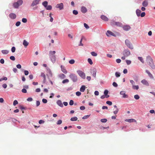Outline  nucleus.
Wrapping results in <instances>:
<instances>
[{
  "label": "nucleus",
  "mask_w": 155,
  "mask_h": 155,
  "mask_svg": "<svg viewBox=\"0 0 155 155\" xmlns=\"http://www.w3.org/2000/svg\"><path fill=\"white\" fill-rule=\"evenodd\" d=\"M147 61L152 69H154L155 68V66L153 60L150 56H148L147 57Z\"/></svg>",
  "instance_id": "1"
},
{
  "label": "nucleus",
  "mask_w": 155,
  "mask_h": 155,
  "mask_svg": "<svg viewBox=\"0 0 155 155\" xmlns=\"http://www.w3.org/2000/svg\"><path fill=\"white\" fill-rule=\"evenodd\" d=\"M22 3L23 1L22 0H19L17 2H15L13 4V6L15 8H18Z\"/></svg>",
  "instance_id": "2"
},
{
  "label": "nucleus",
  "mask_w": 155,
  "mask_h": 155,
  "mask_svg": "<svg viewBox=\"0 0 155 155\" xmlns=\"http://www.w3.org/2000/svg\"><path fill=\"white\" fill-rule=\"evenodd\" d=\"M69 77L74 82H76L78 81L77 77L74 74H71L69 75Z\"/></svg>",
  "instance_id": "3"
},
{
  "label": "nucleus",
  "mask_w": 155,
  "mask_h": 155,
  "mask_svg": "<svg viewBox=\"0 0 155 155\" xmlns=\"http://www.w3.org/2000/svg\"><path fill=\"white\" fill-rule=\"evenodd\" d=\"M77 72L78 75L82 78L85 79V73L83 72L82 71L78 70L77 71Z\"/></svg>",
  "instance_id": "4"
},
{
  "label": "nucleus",
  "mask_w": 155,
  "mask_h": 155,
  "mask_svg": "<svg viewBox=\"0 0 155 155\" xmlns=\"http://www.w3.org/2000/svg\"><path fill=\"white\" fill-rule=\"evenodd\" d=\"M125 43L126 45L130 49H133V47L132 46L130 42L128 39H126L125 41Z\"/></svg>",
  "instance_id": "5"
},
{
  "label": "nucleus",
  "mask_w": 155,
  "mask_h": 155,
  "mask_svg": "<svg viewBox=\"0 0 155 155\" xmlns=\"http://www.w3.org/2000/svg\"><path fill=\"white\" fill-rule=\"evenodd\" d=\"M123 54L125 56L127 57L130 55V53L129 50L126 49L123 51Z\"/></svg>",
  "instance_id": "6"
},
{
  "label": "nucleus",
  "mask_w": 155,
  "mask_h": 155,
  "mask_svg": "<svg viewBox=\"0 0 155 155\" xmlns=\"http://www.w3.org/2000/svg\"><path fill=\"white\" fill-rule=\"evenodd\" d=\"M55 7L57 8H58L60 10H61L64 9V5L63 3H61L57 4Z\"/></svg>",
  "instance_id": "7"
},
{
  "label": "nucleus",
  "mask_w": 155,
  "mask_h": 155,
  "mask_svg": "<svg viewBox=\"0 0 155 155\" xmlns=\"http://www.w3.org/2000/svg\"><path fill=\"white\" fill-rule=\"evenodd\" d=\"M111 25H117L118 26H121L122 24L120 22H115L114 21H112L111 22Z\"/></svg>",
  "instance_id": "8"
},
{
  "label": "nucleus",
  "mask_w": 155,
  "mask_h": 155,
  "mask_svg": "<svg viewBox=\"0 0 155 155\" xmlns=\"http://www.w3.org/2000/svg\"><path fill=\"white\" fill-rule=\"evenodd\" d=\"M120 94L122 95L123 98H127L128 96L127 94H126V92L124 91H122L120 92Z\"/></svg>",
  "instance_id": "9"
},
{
  "label": "nucleus",
  "mask_w": 155,
  "mask_h": 155,
  "mask_svg": "<svg viewBox=\"0 0 155 155\" xmlns=\"http://www.w3.org/2000/svg\"><path fill=\"white\" fill-rule=\"evenodd\" d=\"M106 34L107 35L108 37L111 36H115V34L109 30L107 31Z\"/></svg>",
  "instance_id": "10"
},
{
  "label": "nucleus",
  "mask_w": 155,
  "mask_h": 155,
  "mask_svg": "<svg viewBox=\"0 0 155 155\" xmlns=\"http://www.w3.org/2000/svg\"><path fill=\"white\" fill-rule=\"evenodd\" d=\"M50 58L51 59V61L53 63H54L56 61V56L55 55H52L49 56Z\"/></svg>",
  "instance_id": "11"
},
{
  "label": "nucleus",
  "mask_w": 155,
  "mask_h": 155,
  "mask_svg": "<svg viewBox=\"0 0 155 155\" xmlns=\"http://www.w3.org/2000/svg\"><path fill=\"white\" fill-rule=\"evenodd\" d=\"M40 76L43 78V83H45L46 82V78L45 74L44 73H41Z\"/></svg>",
  "instance_id": "12"
},
{
  "label": "nucleus",
  "mask_w": 155,
  "mask_h": 155,
  "mask_svg": "<svg viewBox=\"0 0 155 155\" xmlns=\"http://www.w3.org/2000/svg\"><path fill=\"white\" fill-rule=\"evenodd\" d=\"M39 2V0H34L31 4V6H34L38 4Z\"/></svg>",
  "instance_id": "13"
},
{
  "label": "nucleus",
  "mask_w": 155,
  "mask_h": 155,
  "mask_svg": "<svg viewBox=\"0 0 155 155\" xmlns=\"http://www.w3.org/2000/svg\"><path fill=\"white\" fill-rule=\"evenodd\" d=\"M123 28L124 30L127 31L131 28V27L129 25H126L124 26Z\"/></svg>",
  "instance_id": "14"
},
{
  "label": "nucleus",
  "mask_w": 155,
  "mask_h": 155,
  "mask_svg": "<svg viewBox=\"0 0 155 155\" xmlns=\"http://www.w3.org/2000/svg\"><path fill=\"white\" fill-rule=\"evenodd\" d=\"M91 73L92 74L93 76L95 78L96 77V70L95 69H93L91 72Z\"/></svg>",
  "instance_id": "15"
},
{
  "label": "nucleus",
  "mask_w": 155,
  "mask_h": 155,
  "mask_svg": "<svg viewBox=\"0 0 155 155\" xmlns=\"http://www.w3.org/2000/svg\"><path fill=\"white\" fill-rule=\"evenodd\" d=\"M9 17L12 19H14L16 18V15L13 13H11L9 14Z\"/></svg>",
  "instance_id": "16"
},
{
  "label": "nucleus",
  "mask_w": 155,
  "mask_h": 155,
  "mask_svg": "<svg viewBox=\"0 0 155 155\" xmlns=\"http://www.w3.org/2000/svg\"><path fill=\"white\" fill-rule=\"evenodd\" d=\"M141 82L143 84L147 86H149V84L148 82L145 79H143L141 81Z\"/></svg>",
  "instance_id": "17"
},
{
  "label": "nucleus",
  "mask_w": 155,
  "mask_h": 155,
  "mask_svg": "<svg viewBox=\"0 0 155 155\" xmlns=\"http://www.w3.org/2000/svg\"><path fill=\"white\" fill-rule=\"evenodd\" d=\"M101 18L104 21H108V18L104 15H102L101 17Z\"/></svg>",
  "instance_id": "18"
},
{
  "label": "nucleus",
  "mask_w": 155,
  "mask_h": 155,
  "mask_svg": "<svg viewBox=\"0 0 155 155\" xmlns=\"http://www.w3.org/2000/svg\"><path fill=\"white\" fill-rule=\"evenodd\" d=\"M57 104L60 107H62L63 105L61 102V101L60 100H58L57 101Z\"/></svg>",
  "instance_id": "19"
},
{
  "label": "nucleus",
  "mask_w": 155,
  "mask_h": 155,
  "mask_svg": "<svg viewBox=\"0 0 155 155\" xmlns=\"http://www.w3.org/2000/svg\"><path fill=\"white\" fill-rule=\"evenodd\" d=\"M86 87L84 85H82L80 88V91L81 92H84L85 89Z\"/></svg>",
  "instance_id": "20"
},
{
  "label": "nucleus",
  "mask_w": 155,
  "mask_h": 155,
  "mask_svg": "<svg viewBox=\"0 0 155 155\" xmlns=\"http://www.w3.org/2000/svg\"><path fill=\"white\" fill-rule=\"evenodd\" d=\"M48 74H47V76L48 77V78L49 79V77H52V73L51 71V70H49L48 71Z\"/></svg>",
  "instance_id": "21"
},
{
  "label": "nucleus",
  "mask_w": 155,
  "mask_h": 155,
  "mask_svg": "<svg viewBox=\"0 0 155 155\" xmlns=\"http://www.w3.org/2000/svg\"><path fill=\"white\" fill-rule=\"evenodd\" d=\"M61 71H62L65 74H66L67 73V71L66 69H65L64 67H63L62 66H61Z\"/></svg>",
  "instance_id": "22"
},
{
  "label": "nucleus",
  "mask_w": 155,
  "mask_h": 155,
  "mask_svg": "<svg viewBox=\"0 0 155 155\" xmlns=\"http://www.w3.org/2000/svg\"><path fill=\"white\" fill-rule=\"evenodd\" d=\"M125 121H127L130 123L132 122H135L136 121L135 120L133 119H126L125 120Z\"/></svg>",
  "instance_id": "23"
},
{
  "label": "nucleus",
  "mask_w": 155,
  "mask_h": 155,
  "mask_svg": "<svg viewBox=\"0 0 155 155\" xmlns=\"http://www.w3.org/2000/svg\"><path fill=\"white\" fill-rule=\"evenodd\" d=\"M87 9L86 8L84 7H82L81 8V11L83 13H85L87 12Z\"/></svg>",
  "instance_id": "24"
},
{
  "label": "nucleus",
  "mask_w": 155,
  "mask_h": 155,
  "mask_svg": "<svg viewBox=\"0 0 155 155\" xmlns=\"http://www.w3.org/2000/svg\"><path fill=\"white\" fill-rule=\"evenodd\" d=\"M146 72L148 74L149 76L151 78H153V75L152 74L150 73L148 70H146Z\"/></svg>",
  "instance_id": "25"
},
{
  "label": "nucleus",
  "mask_w": 155,
  "mask_h": 155,
  "mask_svg": "<svg viewBox=\"0 0 155 155\" xmlns=\"http://www.w3.org/2000/svg\"><path fill=\"white\" fill-rule=\"evenodd\" d=\"M141 12V11L140 10H139V9H137L136 10V13L137 14V15L138 17H139L140 16Z\"/></svg>",
  "instance_id": "26"
},
{
  "label": "nucleus",
  "mask_w": 155,
  "mask_h": 155,
  "mask_svg": "<svg viewBox=\"0 0 155 155\" xmlns=\"http://www.w3.org/2000/svg\"><path fill=\"white\" fill-rule=\"evenodd\" d=\"M28 43L26 40H25L23 41V44L25 47L28 45Z\"/></svg>",
  "instance_id": "27"
},
{
  "label": "nucleus",
  "mask_w": 155,
  "mask_h": 155,
  "mask_svg": "<svg viewBox=\"0 0 155 155\" xmlns=\"http://www.w3.org/2000/svg\"><path fill=\"white\" fill-rule=\"evenodd\" d=\"M144 7H146L148 5V2L146 0L144 1L142 3Z\"/></svg>",
  "instance_id": "28"
},
{
  "label": "nucleus",
  "mask_w": 155,
  "mask_h": 155,
  "mask_svg": "<svg viewBox=\"0 0 155 155\" xmlns=\"http://www.w3.org/2000/svg\"><path fill=\"white\" fill-rule=\"evenodd\" d=\"M108 93V90H106L104 92V94L105 96H106V97L107 98L109 97V95H107V94Z\"/></svg>",
  "instance_id": "29"
},
{
  "label": "nucleus",
  "mask_w": 155,
  "mask_h": 155,
  "mask_svg": "<svg viewBox=\"0 0 155 155\" xmlns=\"http://www.w3.org/2000/svg\"><path fill=\"white\" fill-rule=\"evenodd\" d=\"M56 52L55 51H49V56L55 55Z\"/></svg>",
  "instance_id": "30"
},
{
  "label": "nucleus",
  "mask_w": 155,
  "mask_h": 155,
  "mask_svg": "<svg viewBox=\"0 0 155 155\" xmlns=\"http://www.w3.org/2000/svg\"><path fill=\"white\" fill-rule=\"evenodd\" d=\"M59 77L61 79H64L66 77V76L63 74H61L59 75Z\"/></svg>",
  "instance_id": "31"
},
{
  "label": "nucleus",
  "mask_w": 155,
  "mask_h": 155,
  "mask_svg": "<svg viewBox=\"0 0 155 155\" xmlns=\"http://www.w3.org/2000/svg\"><path fill=\"white\" fill-rule=\"evenodd\" d=\"M2 52L3 54H7L8 53V51L7 50H2Z\"/></svg>",
  "instance_id": "32"
},
{
  "label": "nucleus",
  "mask_w": 155,
  "mask_h": 155,
  "mask_svg": "<svg viewBox=\"0 0 155 155\" xmlns=\"http://www.w3.org/2000/svg\"><path fill=\"white\" fill-rule=\"evenodd\" d=\"M48 2L47 1H44L42 3V5L45 7L46 8L48 5Z\"/></svg>",
  "instance_id": "33"
},
{
  "label": "nucleus",
  "mask_w": 155,
  "mask_h": 155,
  "mask_svg": "<svg viewBox=\"0 0 155 155\" xmlns=\"http://www.w3.org/2000/svg\"><path fill=\"white\" fill-rule=\"evenodd\" d=\"M132 88L134 89H136L137 90L139 88V87L138 85H134L132 86Z\"/></svg>",
  "instance_id": "34"
},
{
  "label": "nucleus",
  "mask_w": 155,
  "mask_h": 155,
  "mask_svg": "<svg viewBox=\"0 0 155 155\" xmlns=\"http://www.w3.org/2000/svg\"><path fill=\"white\" fill-rule=\"evenodd\" d=\"M78 120V118L77 117H72L71 119V120L72 121H76Z\"/></svg>",
  "instance_id": "35"
},
{
  "label": "nucleus",
  "mask_w": 155,
  "mask_h": 155,
  "mask_svg": "<svg viewBox=\"0 0 155 155\" xmlns=\"http://www.w3.org/2000/svg\"><path fill=\"white\" fill-rule=\"evenodd\" d=\"M87 61L90 64L92 65L93 64V62L91 58H89L87 60Z\"/></svg>",
  "instance_id": "36"
},
{
  "label": "nucleus",
  "mask_w": 155,
  "mask_h": 155,
  "mask_svg": "<svg viewBox=\"0 0 155 155\" xmlns=\"http://www.w3.org/2000/svg\"><path fill=\"white\" fill-rule=\"evenodd\" d=\"M69 82V81L68 79H65L62 81V83L63 84H65L68 83Z\"/></svg>",
  "instance_id": "37"
},
{
  "label": "nucleus",
  "mask_w": 155,
  "mask_h": 155,
  "mask_svg": "<svg viewBox=\"0 0 155 155\" xmlns=\"http://www.w3.org/2000/svg\"><path fill=\"white\" fill-rule=\"evenodd\" d=\"M46 9L47 10H51L52 9V7L51 5H49L47 6V7L46 8Z\"/></svg>",
  "instance_id": "38"
},
{
  "label": "nucleus",
  "mask_w": 155,
  "mask_h": 155,
  "mask_svg": "<svg viewBox=\"0 0 155 155\" xmlns=\"http://www.w3.org/2000/svg\"><path fill=\"white\" fill-rule=\"evenodd\" d=\"M69 63L71 64H73L75 62V61L74 59H71L69 61Z\"/></svg>",
  "instance_id": "39"
},
{
  "label": "nucleus",
  "mask_w": 155,
  "mask_h": 155,
  "mask_svg": "<svg viewBox=\"0 0 155 155\" xmlns=\"http://www.w3.org/2000/svg\"><path fill=\"white\" fill-rule=\"evenodd\" d=\"M91 54L92 55L94 56H96L97 55V54L94 51L92 52Z\"/></svg>",
  "instance_id": "40"
},
{
  "label": "nucleus",
  "mask_w": 155,
  "mask_h": 155,
  "mask_svg": "<svg viewBox=\"0 0 155 155\" xmlns=\"http://www.w3.org/2000/svg\"><path fill=\"white\" fill-rule=\"evenodd\" d=\"M138 59L142 63H143L144 61L143 60V58L141 57H138Z\"/></svg>",
  "instance_id": "41"
},
{
  "label": "nucleus",
  "mask_w": 155,
  "mask_h": 155,
  "mask_svg": "<svg viewBox=\"0 0 155 155\" xmlns=\"http://www.w3.org/2000/svg\"><path fill=\"white\" fill-rule=\"evenodd\" d=\"M107 121V120L106 119H102L101 120V122L102 123H105Z\"/></svg>",
  "instance_id": "42"
},
{
  "label": "nucleus",
  "mask_w": 155,
  "mask_h": 155,
  "mask_svg": "<svg viewBox=\"0 0 155 155\" xmlns=\"http://www.w3.org/2000/svg\"><path fill=\"white\" fill-rule=\"evenodd\" d=\"M106 104L109 105H111L112 104V102L110 101H107L106 102Z\"/></svg>",
  "instance_id": "43"
},
{
  "label": "nucleus",
  "mask_w": 155,
  "mask_h": 155,
  "mask_svg": "<svg viewBox=\"0 0 155 155\" xmlns=\"http://www.w3.org/2000/svg\"><path fill=\"white\" fill-rule=\"evenodd\" d=\"M115 76L117 77H118L120 76V73L119 72H116L115 74Z\"/></svg>",
  "instance_id": "44"
},
{
  "label": "nucleus",
  "mask_w": 155,
  "mask_h": 155,
  "mask_svg": "<svg viewBox=\"0 0 155 155\" xmlns=\"http://www.w3.org/2000/svg\"><path fill=\"white\" fill-rule=\"evenodd\" d=\"M90 115H85L84 116L82 117V119H85L88 118L90 116Z\"/></svg>",
  "instance_id": "45"
},
{
  "label": "nucleus",
  "mask_w": 155,
  "mask_h": 155,
  "mask_svg": "<svg viewBox=\"0 0 155 155\" xmlns=\"http://www.w3.org/2000/svg\"><path fill=\"white\" fill-rule=\"evenodd\" d=\"M18 101L17 100H15L13 102V105L14 106H15L16 104H18Z\"/></svg>",
  "instance_id": "46"
},
{
  "label": "nucleus",
  "mask_w": 155,
  "mask_h": 155,
  "mask_svg": "<svg viewBox=\"0 0 155 155\" xmlns=\"http://www.w3.org/2000/svg\"><path fill=\"white\" fill-rule=\"evenodd\" d=\"M76 94L77 96H79L81 94V93L80 92L77 91L76 93Z\"/></svg>",
  "instance_id": "47"
},
{
  "label": "nucleus",
  "mask_w": 155,
  "mask_h": 155,
  "mask_svg": "<svg viewBox=\"0 0 155 155\" xmlns=\"http://www.w3.org/2000/svg\"><path fill=\"white\" fill-rule=\"evenodd\" d=\"M73 13L74 15H77L78 14V12L77 10H74L73 11Z\"/></svg>",
  "instance_id": "48"
},
{
  "label": "nucleus",
  "mask_w": 155,
  "mask_h": 155,
  "mask_svg": "<svg viewBox=\"0 0 155 155\" xmlns=\"http://www.w3.org/2000/svg\"><path fill=\"white\" fill-rule=\"evenodd\" d=\"M22 21L23 23H26L27 22V19L26 18H23L22 19Z\"/></svg>",
  "instance_id": "49"
},
{
  "label": "nucleus",
  "mask_w": 155,
  "mask_h": 155,
  "mask_svg": "<svg viewBox=\"0 0 155 155\" xmlns=\"http://www.w3.org/2000/svg\"><path fill=\"white\" fill-rule=\"evenodd\" d=\"M118 110H119L117 108L116 110L114 111L113 113L114 114H116L118 113Z\"/></svg>",
  "instance_id": "50"
},
{
  "label": "nucleus",
  "mask_w": 155,
  "mask_h": 155,
  "mask_svg": "<svg viewBox=\"0 0 155 155\" xmlns=\"http://www.w3.org/2000/svg\"><path fill=\"white\" fill-rule=\"evenodd\" d=\"M134 98L136 99L137 100L140 97L137 94V95H134Z\"/></svg>",
  "instance_id": "51"
},
{
  "label": "nucleus",
  "mask_w": 155,
  "mask_h": 155,
  "mask_svg": "<svg viewBox=\"0 0 155 155\" xmlns=\"http://www.w3.org/2000/svg\"><path fill=\"white\" fill-rule=\"evenodd\" d=\"M10 59L12 61H15V58L14 56H12L10 57Z\"/></svg>",
  "instance_id": "52"
},
{
  "label": "nucleus",
  "mask_w": 155,
  "mask_h": 155,
  "mask_svg": "<svg viewBox=\"0 0 155 155\" xmlns=\"http://www.w3.org/2000/svg\"><path fill=\"white\" fill-rule=\"evenodd\" d=\"M126 62L127 65L130 64L131 63V61L129 60H126Z\"/></svg>",
  "instance_id": "53"
},
{
  "label": "nucleus",
  "mask_w": 155,
  "mask_h": 155,
  "mask_svg": "<svg viewBox=\"0 0 155 155\" xmlns=\"http://www.w3.org/2000/svg\"><path fill=\"white\" fill-rule=\"evenodd\" d=\"M42 101L44 104H46L47 102V100L45 99H43L42 100Z\"/></svg>",
  "instance_id": "54"
},
{
  "label": "nucleus",
  "mask_w": 155,
  "mask_h": 155,
  "mask_svg": "<svg viewBox=\"0 0 155 155\" xmlns=\"http://www.w3.org/2000/svg\"><path fill=\"white\" fill-rule=\"evenodd\" d=\"M84 26L87 29H88L89 28L88 25L85 23L84 24Z\"/></svg>",
  "instance_id": "55"
},
{
  "label": "nucleus",
  "mask_w": 155,
  "mask_h": 155,
  "mask_svg": "<svg viewBox=\"0 0 155 155\" xmlns=\"http://www.w3.org/2000/svg\"><path fill=\"white\" fill-rule=\"evenodd\" d=\"M12 51V52H14L15 51V47H13L11 49Z\"/></svg>",
  "instance_id": "56"
},
{
  "label": "nucleus",
  "mask_w": 155,
  "mask_h": 155,
  "mask_svg": "<svg viewBox=\"0 0 155 155\" xmlns=\"http://www.w3.org/2000/svg\"><path fill=\"white\" fill-rule=\"evenodd\" d=\"M113 85L114 87H117L118 86L117 84L115 82H114L113 83Z\"/></svg>",
  "instance_id": "57"
},
{
  "label": "nucleus",
  "mask_w": 155,
  "mask_h": 155,
  "mask_svg": "<svg viewBox=\"0 0 155 155\" xmlns=\"http://www.w3.org/2000/svg\"><path fill=\"white\" fill-rule=\"evenodd\" d=\"M145 15V12H142L140 15V16L141 17H144Z\"/></svg>",
  "instance_id": "58"
},
{
  "label": "nucleus",
  "mask_w": 155,
  "mask_h": 155,
  "mask_svg": "<svg viewBox=\"0 0 155 155\" xmlns=\"http://www.w3.org/2000/svg\"><path fill=\"white\" fill-rule=\"evenodd\" d=\"M62 122V120H59L58 121L57 124L59 125V124H61Z\"/></svg>",
  "instance_id": "59"
},
{
  "label": "nucleus",
  "mask_w": 155,
  "mask_h": 155,
  "mask_svg": "<svg viewBox=\"0 0 155 155\" xmlns=\"http://www.w3.org/2000/svg\"><path fill=\"white\" fill-rule=\"evenodd\" d=\"M74 104V101L72 100H71L69 102V104L70 105H72Z\"/></svg>",
  "instance_id": "60"
},
{
  "label": "nucleus",
  "mask_w": 155,
  "mask_h": 155,
  "mask_svg": "<svg viewBox=\"0 0 155 155\" xmlns=\"http://www.w3.org/2000/svg\"><path fill=\"white\" fill-rule=\"evenodd\" d=\"M21 24V22L20 21H17L15 24V25L17 26H18L20 25Z\"/></svg>",
  "instance_id": "61"
},
{
  "label": "nucleus",
  "mask_w": 155,
  "mask_h": 155,
  "mask_svg": "<svg viewBox=\"0 0 155 155\" xmlns=\"http://www.w3.org/2000/svg\"><path fill=\"white\" fill-rule=\"evenodd\" d=\"M24 74L25 75H27L29 74V72L28 71L25 70L24 71Z\"/></svg>",
  "instance_id": "62"
},
{
  "label": "nucleus",
  "mask_w": 155,
  "mask_h": 155,
  "mask_svg": "<svg viewBox=\"0 0 155 155\" xmlns=\"http://www.w3.org/2000/svg\"><path fill=\"white\" fill-rule=\"evenodd\" d=\"M21 91L23 93H27V90H26L25 89V88H23L22 90H21Z\"/></svg>",
  "instance_id": "63"
},
{
  "label": "nucleus",
  "mask_w": 155,
  "mask_h": 155,
  "mask_svg": "<svg viewBox=\"0 0 155 155\" xmlns=\"http://www.w3.org/2000/svg\"><path fill=\"white\" fill-rule=\"evenodd\" d=\"M40 102L39 101H37L36 102V104L37 107L40 104Z\"/></svg>",
  "instance_id": "64"
}]
</instances>
